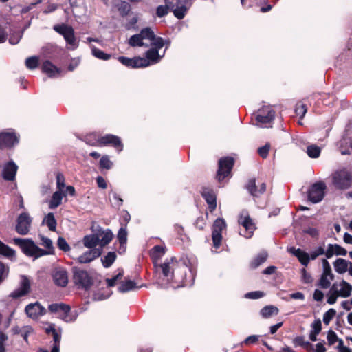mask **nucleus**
Instances as JSON below:
<instances>
[{"instance_id": "obj_26", "label": "nucleus", "mask_w": 352, "mask_h": 352, "mask_svg": "<svg viewBox=\"0 0 352 352\" xmlns=\"http://www.w3.org/2000/svg\"><path fill=\"white\" fill-rule=\"evenodd\" d=\"M142 285L138 286L134 280H125L120 282L118 290L120 293H126L132 290H136L141 288Z\"/></svg>"}, {"instance_id": "obj_36", "label": "nucleus", "mask_w": 352, "mask_h": 352, "mask_svg": "<svg viewBox=\"0 0 352 352\" xmlns=\"http://www.w3.org/2000/svg\"><path fill=\"white\" fill-rule=\"evenodd\" d=\"M0 255L12 258L15 256V251L0 240Z\"/></svg>"}, {"instance_id": "obj_9", "label": "nucleus", "mask_w": 352, "mask_h": 352, "mask_svg": "<svg viewBox=\"0 0 352 352\" xmlns=\"http://www.w3.org/2000/svg\"><path fill=\"white\" fill-rule=\"evenodd\" d=\"M226 227V221L222 218L217 219L212 225V239L213 246L218 249L220 248L222 242V231Z\"/></svg>"}, {"instance_id": "obj_56", "label": "nucleus", "mask_w": 352, "mask_h": 352, "mask_svg": "<svg viewBox=\"0 0 352 352\" xmlns=\"http://www.w3.org/2000/svg\"><path fill=\"white\" fill-rule=\"evenodd\" d=\"M307 111V109L305 104H300L296 105L295 112L300 118H302L305 116Z\"/></svg>"}, {"instance_id": "obj_54", "label": "nucleus", "mask_w": 352, "mask_h": 352, "mask_svg": "<svg viewBox=\"0 0 352 352\" xmlns=\"http://www.w3.org/2000/svg\"><path fill=\"white\" fill-rule=\"evenodd\" d=\"M194 226L199 230H204L206 226V218H204L203 216L197 217L194 223Z\"/></svg>"}, {"instance_id": "obj_44", "label": "nucleus", "mask_w": 352, "mask_h": 352, "mask_svg": "<svg viewBox=\"0 0 352 352\" xmlns=\"http://www.w3.org/2000/svg\"><path fill=\"white\" fill-rule=\"evenodd\" d=\"M166 6H160L157 7V10H156V14H157V16L163 17L165 15H166L168 14V8H173V10L175 9L176 7L175 6L173 7L172 6H170L167 3V0H166Z\"/></svg>"}, {"instance_id": "obj_29", "label": "nucleus", "mask_w": 352, "mask_h": 352, "mask_svg": "<svg viewBox=\"0 0 352 352\" xmlns=\"http://www.w3.org/2000/svg\"><path fill=\"white\" fill-rule=\"evenodd\" d=\"M340 286L341 287L340 290H338L336 288V291L338 292L340 296L342 298H347L351 296L352 292V285L350 283L344 280H342L340 283Z\"/></svg>"}, {"instance_id": "obj_35", "label": "nucleus", "mask_w": 352, "mask_h": 352, "mask_svg": "<svg viewBox=\"0 0 352 352\" xmlns=\"http://www.w3.org/2000/svg\"><path fill=\"white\" fill-rule=\"evenodd\" d=\"M63 192L60 190L56 191L50 200V208L53 209L56 208L61 204V201L63 199Z\"/></svg>"}, {"instance_id": "obj_39", "label": "nucleus", "mask_w": 352, "mask_h": 352, "mask_svg": "<svg viewBox=\"0 0 352 352\" xmlns=\"http://www.w3.org/2000/svg\"><path fill=\"white\" fill-rule=\"evenodd\" d=\"M322 267H323V273L322 275L327 276L329 277L331 280L334 279V275L332 273L331 267L326 258H323L322 260Z\"/></svg>"}, {"instance_id": "obj_58", "label": "nucleus", "mask_w": 352, "mask_h": 352, "mask_svg": "<svg viewBox=\"0 0 352 352\" xmlns=\"http://www.w3.org/2000/svg\"><path fill=\"white\" fill-rule=\"evenodd\" d=\"M327 338L329 345H333L338 340L337 334L332 330L328 331Z\"/></svg>"}, {"instance_id": "obj_47", "label": "nucleus", "mask_w": 352, "mask_h": 352, "mask_svg": "<svg viewBox=\"0 0 352 352\" xmlns=\"http://www.w3.org/2000/svg\"><path fill=\"white\" fill-rule=\"evenodd\" d=\"M336 315V311L333 308L329 309L323 315V322L325 324H329L331 320L334 318Z\"/></svg>"}, {"instance_id": "obj_4", "label": "nucleus", "mask_w": 352, "mask_h": 352, "mask_svg": "<svg viewBox=\"0 0 352 352\" xmlns=\"http://www.w3.org/2000/svg\"><path fill=\"white\" fill-rule=\"evenodd\" d=\"M48 310L52 314L58 315V318L66 322H74L78 316L76 311L71 312V307L63 302L50 304L48 306Z\"/></svg>"}, {"instance_id": "obj_40", "label": "nucleus", "mask_w": 352, "mask_h": 352, "mask_svg": "<svg viewBox=\"0 0 352 352\" xmlns=\"http://www.w3.org/2000/svg\"><path fill=\"white\" fill-rule=\"evenodd\" d=\"M264 263V254L260 253L254 258L250 263V268L252 270L256 269L258 266Z\"/></svg>"}, {"instance_id": "obj_45", "label": "nucleus", "mask_w": 352, "mask_h": 352, "mask_svg": "<svg viewBox=\"0 0 352 352\" xmlns=\"http://www.w3.org/2000/svg\"><path fill=\"white\" fill-rule=\"evenodd\" d=\"M25 65L28 69H34L38 65V58L37 56H31L25 60Z\"/></svg>"}, {"instance_id": "obj_18", "label": "nucleus", "mask_w": 352, "mask_h": 352, "mask_svg": "<svg viewBox=\"0 0 352 352\" xmlns=\"http://www.w3.org/2000/svg\"><path fill=\"white\" fill-rule=\"evenodd\" d=\"M30 291V282L26 276H23L20 287L13 291L10 296L14 299H17L29 294Z\"/></svg>"}, {"instance_id": "obj_1", "label": "nucleus", "mask_w": 352, "mask_h": 352, "mask_svg": "<svg viewBox=\"0 0 352 352\" xmlns=\"http://www.w3.org/2000/svg\"><path fill=\"white\" fill-rule=\"evenodd\" d=\"M157 272H160L168 282L174 283L182 286L191 284V275L187 276L190 269L185 265L179 263L175 256L166 258L164 263L154 267Z\"/></svg>"}, {"instance_id": "obj_49", "label": "nucleus", "mask_w": 352, "mask_h": 352, "mask_svg": "<svg viewBox=\"0 0 352 352\" xmlns=\"http://www.w3.org/2000/svg\"><path fill=\"white\" fill-rule=\"evenodd\" d=\"M57 246L60 250L65 252L69 251L71 249L66 240L62 236L58 238Z\"/></svg>"}, {"instance_id": "obj_48", "label": "nucleus", "mask_w": 352, "mask_h": 352, "mask_svg": "<svg viewBox=\"0 0 352 352\" xmlns=\"http://www.w3.org/2000/svg\"><path fill=\"white\" fill-rule=\"evenodd\" d=\"M336 284L334 283L332 285L331 290H330V292L333 291V292L331 293L327 298V302L329 305H333V304L336 303L337 298L338 296H340L339 294H338V292L336 291Z\"/></svg>"}, {"instance_id": "obj_24", "label": "nucleus", "mask_w": 352, "mask_h": 352, "mask_svg": "<svg viewBox=\"0 0 352 352\" xmlns=\"http://www.w3.org/2000/svg\"><path fill=\"white\" fill-rule=\"evenodd\" d=\"M165 252L166 248L160 245H155L151 249L149 254L154 267H156L157 265H158V261L164 255Z\"/></svg>"}, {"instance_id": "obj_7", "label": "nucleus", "mask_w": 352, "mask_h": 352, "mask_svg": "<svg viewBox=\"0 0 352 352\" xmlns=\"http://www.w3.org/2000/svg\"><path fill=\"white\" fill-rule=\"evenodd\" d=\"M327 186L323 181H319L312 184L307 191V198L313 204L320 202L325 195Z\"/></svg>"}, {"instance_id": "obj_31", "label": "nucleus", "mask_w": 352, "mask_h": 352, "mask_svg": "<svg viewBox=\"0 0 352 352\" xmlns=\"http://www.w3.org/2000/svg\"><path fill=\"white\" fill-rule=\"evenodd\" d=\"M99 241L100 239L97 232L94 234L87 235L83 238L84 245L88 248H96L95 247L99 243Z\"/></svg>"}, {"instance_id": "obj_63", "label": "nucleus", "mask_w": 352, "mask_h": 352, "mask_svg": "<svg viewBox=\"0 0 352 352\" xmlns=\"http://www.w3.org/2000/svg\"><path fill=\"white\" fill-rule=\"evenodd\" d=\"M311 327L313 328V331L315 333L319 334L320 332L322 330V323L320 319L314 320V322L312 323Z\"/></svg>"}, {"instance_id": "obj_8", "label": "nucleus", "mask_w": 352, "mask_h": 352, "mask_svg": "<svg viewBox=\"0 0 352 352\" xmlns=\"http://www.w3.org/2000/svg\"><path fill=\"white\" fill-rule=\"evenodd\" d=\"M234 164V159L229 156L222 157L219 160V168L217 173V179L219 182L223 181L230 174Z\"/></svg>"}, {"instance_id": "obj_12", "label": "nucleus", "mask_w": 352, "mask_h": 352, "mask_svg": "<svg viewBox=\"0 0 352 352\" xmlns=\"http://www.w3.org/2000/svg\"><path fill=\"white\" fill-rule=\"evenodd\" d=\"M54 30L62 34L68 44L72 46L73 49L77 47V42L74 36V31L70 26L66 25H55Z\"/></svg>"}, {"instance_id": "obj_28", "label": "nucleus", "mask_w": 352, "mask_h": 352, "mask_svg": "<svg viewBox=\"0 0 352 352\" xmlns=\"http://www.w3.org/2000/svg\"><path fill=\"white\" fill-rule=\"evenodd\" d=\"M42 69L43 72L47 74L49 77H55L60 73L59 69L49 60L43 63Z\"/></svg>"}, {"instance_id": "obj_59", "label": "nucleus", "mask_w": 352, "mask_h": 352, "mask_svg": "<svg viewBox=\"0 0 352 352\" xmlns=\"http://www.w3.org/2000/svg\"><path fill=\"white\" fill-rule=\"evenodd\" d=\"M264 296V293L261 291H255L248 292L245 294V297L250 299H258L262 298Z\"/></svg>"}, {"instance_id": "obj_62", "label": "nucleus", "mask_w": 352, "mask_h": 352, "mask_svg": "<svg viewBox=\"0 0 352 352\" xmlns=\"http://www.w3.org/2000/svg\"><path fill=\"white\" fill-rule=\"evenodd\" d=\"M327 277V276L322 275L320 278L319 285L323 289H327L330 287L331 283Z\"/></svg>"}, {"instance_id": "obj_57", "label": "nucleus", "mask_w": 352, "mask_h": 352, "mask_svg": "<svg viewBox=\"0 0 352 352\" xmlns=\"http://www.w3.org/2000/svg\"><path fill=\"white\" fill-rule=\"evenodd\" d=\"M322 147L316 144H311L307 147V154H320Z\"/></svg>"}, {"instance_id": "obj_37", "label": "nucleus", "mask_w": 352, "mask_h": 352, "mask_svg": "<svg viewBox=\"0 0 352 352\" xmlns=\"http://www.w3.org/2000/svg\"><path fill=\"white\" fill-rule=\"evenodd\" d=\"M116 259V254L114 252H109L104 258H101V261L103 266L108 268L112 265Z\"/></svg>"}, {"instance_id": "obj_2", "label": "nucleus", "mask_w": 352, "mask_h": 352, "mask_svg": "<svg viewBox=\"0 0 352 352\" xmlns=\"http://www.w3.org/2000/svg\"><path fill=\"white\" fill-rule=\"evenodd\" d=\"M14 245L20 248L21 252L27 256L38 258L45 256V250L37 246L32 239L14 238Z\"/></svg>"}, {"instance_id": "obj_46", "label": "nucleus", "mask_w": 352, "mask_h": 352, "mask_svg": "<svg viewBox=\"0 0 352 352\" xmlns=\"http://www.w3.org/2000/svg\"><path fill=\"white\" fill-rule=\"evenodd\" d=\"M92 54L96 58L102 60H108L111 57L110 54H106L95 47L92 48Z\"/></svg>"}, {"instance_id": "obj_30", "label": "nucleus", "mask_w": 352, "mask_h": 352, "mask_svg": "<svg viewBox=\"0 0 352 352\" xmlns=\"http://www.w3.org/2000/svg\"><path fill=\"white\" fill-rule=\"evenodd\" d=\"M333 267L337 273L340 274H344L348 270V261L338 258L333 262Z\"/></svg>"}, {"instance_id": "obj_64", "label": "nucleus", "mask_w": 352, "mask_h": 352, "mask_svg": "<svg viewBox=\"0 0 352 352\" xmlns=\"http://www.w3.org/2000/svg\"><path fill=\"white\" fill-rule=\"evenodd\" d=\"M335 254L337 256H346L347 251L345 248L338 244H334Z\"/></svg>"}, {"instance_id": "obj_6", "label": "nucleus", "mask_w": 352, "mask_h": 352, "mask_svg": "<svg viewBox=\"0 0 352 352\" xmlns=\"http://www.w3.org/2000/svg\"><path fill=\"white\" fill-rule=\"evenodd\" d=\"M154 32L151 28H143L139 34H134L129 39V44L131 47H148L144 40L151 41L154 38Z\"/></svg>"}, {"instance_id": "obj_50", "label": "nucleus", "mask_w": 352, "mask_h": 352, "mask_svg": "<svg viewBox=\"0 0 352 352\" xmlns=\"http://www.w3.org/2000/svg\"><path fill=\"white\" fill-rule=\"evenodd\" d=\"M253 124L262 128L264 124V116L259 113H254L252 118Z\"/></svg>"}, {"instance_id": "obj_13", "label": "nucleus", "mask_w": 352, "mask_h": 352, "mask_svg": "<svg viewBox=\"0 0 352 352\" xmlns=\"http://www.w3.org/2000/svg\"><path fill=\"white\" fill-rule=\"evenodd\" d=\"M239 224L242 226L243 229L239 232L241 235L245 238H250L255 230V226L249 215L241 216L238 220Z\"/></svg>"}, {"instance_id": "obj_20", "label": "nucleus", "mask_w": 352, "mask_h": 352, "mask_svg": "<svg viewBox=\"0 0 352 352\" xmlns=\"http://www.w3.org/2000/svg\"><path fill=\"white\" fill-rule=\"evenodd\" d=\"M102 254V249L100 248H93L91 249L87 252H85L84 254L80 255L78 258V261L80 263H88L92 261H94L95 258L99 257Z\"/></svg>"}, {"instance_id": "obj_14", "label": "nucleus", "mask_w": 352, "mask_h": 352, "mask_svg": "<svg viewBox=\"0 0 352 352\" xmlns=\"http://www.w3.org/2000/svg\"><path fill=\"white\" fill-rule=\"evenodd\" d=\"M200 193L208 204L209 211L212 213L217 208V195L214 190L210 187L203 186Z\"/></svg>"}, {"instance_id": "obj_43", "label": "nucleus", "mask_w": 352, "mask_h": 352, "mask_svg": "<svg viewBox=\"0 0 352 352\" xmlns=\"http://www.w3.org/2000/svg\"><path fill=\"white\" fill-rule=\"evenodd\" d=\"M117 238L120 245L126 244L127 241V232L126 230L125 227L122 226L120 228L117 235Z\"/></svg>"}, {"instance_id": "obj_61", "label": "nucleus", "mask_w": 352, "mask_h": 352, "mask_svg": "<svg viewBox=\"0 0 352 352\" xmlns=\"http://www.w3.org/2000/svg\"><path fill=\"white\" fill-rule=\"evenodd\" d=\"M175 230L176 231L179 238L182 241H184L186 238H187L186 235L184 234V228L180 225H175Z\"/></svg>"}, {"instance_id": "obj_51", "label": "nucleus", "mask_w": 352, "mask_h": 352, "mask_svg": "<svg viewBox=\"0 0 352 352\" xmlns=\"http://www.w3.org/2000/svg\"><path fill=\"white\" fill-rule=\"evenodd\" d=\"M9 274V267L0 261V284L4 281Z\"/></svg>"}, {"instance_id": "obj_55", "label": "nucleus", "mask_w": 352, "mask_h": 352, "mask_svg": "<svg viewBox=\"0 0 352 352\" xmlns=\"http://www.w3.org/2000/svg\"><path fill=\"white\" fill-rule=\"evenodd\" d=\"M151 44L153 45L155 47L154 49H157L159 50L164 45V41L161 37H157L154 34V38H152L151 41Z\"/></svg>"}, {"instance_id": "obj_15", "label": "nucleus", "mask_w": 352, "mask_h": 352, "mask_svg": "<svg viewBox=\"0 0 352 352\" xmlns=\"http://www.w3.org/2000/svg\"><path fill=\"white\" fill-rule=\"evenodd\" d=\"M118 60L124 65L132 68L145 67L150 65V62L145 59V58L141 57L130 58L124 56H120Z\"/></svg>"}, {"instance_id": "obj_60", "label": "nucleus", "mask_w": 352, "mask_h": 352, "mask_svg": "<svg viewBox=\"0 0 352 352\" xmlns=\"http://www.w3.org/2000/svg\"><path fill=\"white\" fill-rule=\"evenodd\" d=\"M21 37H22V32H16L14 34H12L10 36V37L9 38V42L12 45L17 44L20 41Z\"/></svg>"}, {"instance_id": "obj_22", "label": "nucleus", "mask_w": 352, "mask_h": 352, "mask_svg": "<svg viewBox=\"0 0 352 352\" xmlns=\"http://www.w3.org/2000/svg\"><path fill=\"white\" fill-rule=\"evenodd\" d=\"M289 252L295 256L299 262L304 266L307 267L310 261L309 254L301 250L292 247L289 249Z\"/></svg>"}, {"instance_id": "obj_19", "label": "nucleus", "mask_w": 352, "mask_h": 352, "mask_svg": "<svg viewBox=\"0 0 352 352\" xmlns=\"http://www.w3.org/2000/svg\"><path fill=\"white\" fill-rule=\"evenodd\" d=\"M25 311L30 318H36L46 314V309L38 302L28 305Z\"/></svg>"}, {"instance_id": "obj_32", "label": "nucleus", "mask_w": 352, "mask_h": 352, "mask_svg": "<svg viewBox=\"0 0 352 352\" xmlns=\"http://www.w3.org/2000/svg\"><path fill=\"white\" fill-rule=\"evenodd\" d=\"M41 240L40 245L45 247L47 250L45 252H47L45 255L54 254V248L53 246L52 241L43 235H39Z\"/></svg>"}, {"instance_id": "obj_5", "label": "nucleus", "mask_w": 352, "mask_h": 352, "mask_svg": "<svg viewBox=\"0 0 352 352\" xmlns=\"http://www.w3.org/2000/svg\"><path fill=\"white\" fill-rule=\"evenodd\" d=\"M332 179L335 187L340 190L348 189L352 185V174L346 168L336 170Z\"/></svg>"}, {"instance_id": "obj_25", "label": "nucleus", "mask_w": 352, "mask_h": 352, "mask_svg": "<svg viewBox=\"0 0 352 352\" xmlns=\"http://www.w3.org/2000/svg\"><path fill=\"white\" fill-rule=\"evenodd\" d=\"M97 234L100 239L99 243L102 247L108 245L113 239V234L111 230L107 229L106 230L100 228L97 230Z\"/></svg>"}, {"instance_id": "obj_52", "label": "nucleus", "mask_w": 352, "mask_h": 352, "mask_svg": "<svg viewBox=\"0 0 352 352\" xmlns=\"http://www.w3.org/2000/svg\"><path fill=\"white\" fill-rule=\"evenodd\" d=\"M65 176L61 173L56 174V187L58 190H62L65 188Z\"/></svg>"}, {"instance_id": "obj_21", "label": "nucleus", "mask_w": 352, "mask_h": 352, "mask_svg": "<svg viewBox=\"0 0 352 352\" xmlns=\"http://www.w3.org/2000/svg\"><path fill=\"white\" fill-rule=\"evenodd\" d=\"M52 277L54 283L58 286L65 287L68 284V274L64 269L56 270L54 272Z\"/></svg>"}, {"instance_id": "obj_3", "label": "nucleus", "mask_w": 352, "mask_h": 352, "mask_svg": "<svg viewBox=\"0 0 352 352\" xmlns=\"http://www.w3.org/2000/svg\"><path fill=\"white\" fill-rule=\"evenodd\" d=\"M72 281L78 289L88 291L94 284L91 276L85 270L78 267L72 268Z\"/></svg>"}, {"instance_id": "obj_23", "label": "nucleus", "mask_w": 352, "mask_h": 352, "mask_svg": "<svg viewBox=\"0 0 352 352\" xmlns=\"http://www.w3.org/2000/svg\"><path fill=\"white\" fill-rule=\"evenodd\" d=\"M100 142L103 144H109L115 147L118 152L122 151V144L119 137L113 135H107L100 139Z\"/></svg>"}, {"instance_id": "obj_11", "label": "nucleus", "mask_w": 352, "mask_h": 352, "mask_svg": "<svg viewBox=\"0 0 352 352\" xmlns=\"http://www.w3.org/2000/svg\"><path fill=\"white\" fill-rule=\"evenodd\" d=\"M32 219L27 212L19 215L15 227L16 232L21 235H26L30 232Z\"/></svg>"}, {"instance_id": "obj_34", "label": "nucleus", "mask_w": 352, "mask_h": 352, "mask_svg": "<svg viewBox=\"0 0 352 352\" xmlns=\"http://www.w3.org/2000/svg\"><path fill=\"white\" fill-rule=\"evenodd\" d=\"M43 223H45L50 231L54 232L56 230L57 221L52 212L48 213L44 218Z\"/></svg>"}, {"instance_id": "obj_17", "label": "nucleus", "mask_w": 352, "mask_h": 352, "mask_svg": "<svg viewBox=\"0 0 352 352\" xmlns=\"http://www.w3.org/2000/svg\"><path fill=\"white\" fill-rule=\"evenodd\" d=\"M18 166L13 162L6 163L2 170V177L6 181L13 182L16 179Z\"/></svg>"}, {"instance_id": "obj_42", "label": "nucleus", "mask_w": 352, "mask_h": 352, "mask_svg": "<svg viewBox=\"0 0 352 352\" xmlns=\"http://www.w3.org/2000/svg\"><path fill=\"white\" fill-rule=\"evenodd\" d=\"M113 166V162L108 158L107 155H102L100 160V168L109 170Z\"/></svg>"}, {"instance_id": "obj_38", "label": "nucleus", "mask_w": 352, "mask_h": 352, "mask_svg": "<svg viewBox=\"0 0 352 352\" xmlns=\"http://www.w3.org/2000/svg\"><path fill=\"white\" fill-rule=\"evenodd\" d=\"M161 58V56L159 54L158 50L157 49L151 48L148 50L146 53V58L148 62L151 60L153 62L157 63Z\"/></svg>"}, {"instance_id": "obj_53", "label": "nucleus", "mask_w": 352, "mask_h": 352, "mask_svg": "<svg viewBox=\"0 0 352 352\" xmlns=\"http://www.w3.org/2000/svg\"><path fill=\"white\" fill-rule=\"evenodd\" d=\"M279 310L278 307L274 305L265 306V318L270 317L272 316H276L278 314Z\"/></svg>"}, {"instance_id": "obj_27", "label": "nucleus", "mask_w": 352, "mask_h": 352, "mask_svg": "<svg viewBox=\"0 0 352 352\" xmlns=\"http://www.w3.org/2000/svg\"><path fill=\"white\" fill-rule=\"evenodd\" d=\"M245 188L252 196L256 197L261 194V190L264 188V184H262L261 188L258 189L256 185V179L254 178L250 179L245 185Z\"/></svg>"}, {"instance_id": "obj_33", "label": "nucleus", "mask_w": 352, "mask_h": 352, "mask_svg": "<svg viewBox=\"0 0 352 352\" xmlns=\"http://www.w3.org/2000/svg\"><path fill=\"white\" fill-rule=\"evenodd\" d=\"M276 111L273 107H265V128L272 126V122L275 119Z\"/></svg>"}, {"instance_id": "obj_41", "label": "nucleus", "mask_w": 352, "mask_h": 352, "mask_svg": "<svg viewBox=\"0 0 352 352\" xmlns=\"http://www.w3.org/2000/svg\"><path fill=\"white\" fill-rule=\"evenodd\" d=\"M292 342L294 346H300L307 349L308 347L311 346L310 342L305 340V338L302 336H296L295 338L293 339Z\"/></svg>"}, {"instance_id": "obj_16", "label": "nucleus", "mask_w": 352, "mask_h": 352, "mask_svg": "<svg viewBox=\"0 0 352 352\" xmlns=\"http://www.w3.org/2000/svg\"><path fill=\"white\" fill-rule=\"evenodd\" d=\"M19 142V137L13 132H5L0 134V148H11Z\"/></svg>"}, {"instance_id": "obj_10", "label": "nucleus", "mask_w": 352, "mask_h": 352, "mask_svg": "<svg viewBox=\"0 0 352 352\" xmlns=\"http://www.w3.org/2000/svg\"><path fill=\"white\" fill-rule=\"evenodd\" d=\"M167 3L173 7H176L173 10L174 15L179 19H182L192 5L190 0H167Z\"/></svg>"}]
</instances>
